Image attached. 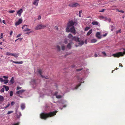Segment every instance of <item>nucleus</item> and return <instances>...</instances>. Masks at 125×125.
Returning <instances> with one entry per match:
<instances>
[{"label":"nucleus","instance_id":"f257e3e1","mask_svg":"<svg viewBox=\"0 0 125 125\" xmlns=\"http://www.w3.org/2000/svg\"><path fill=\"white\" fill-rule=\"evenodd\" d=\"M57 112V111H55L48 113H42L40 114V118L42 119L46 120L48 118L54 116Z\"/></svg>","mask_w":125,"mask_h":125},{"label":"nucleus","instance_id":"f03ea898","mask_svg":"<svg viewBox=\"0 0 125 125\" xmlns=\"http://www.w3.org/2000/svg\"><path fill=\"white\" fill-rule=\"evenodd\" d=\"M123 50L124 51L123 52H119L115 54H113V55L114 57L119 58L120 56H123L124 54H125V49L124 48Z\"/></svg>","mask_w":125,"mask_h":125},{"label":"nucleus","instance_id":"7ed1b4c3","mask_svg":"<svg viewBox=\"0 0 125 125\" xmlns=\"http://www.w3.org/2000/svg\"><path fill=\"white\" fill-rule=\"evenodd\" d=\"M75 23L76 22H73L72 21H70L68 24L67 27L66 28V31L67 32H70V27L71 26H73Z\"/></svg>","mask_w":125,"mask_h":125},{"label":"nucleus","instance_id":"20e7f679","mask_svg":"<svg viewBox=\"0 0 125 125\" xmlns=\"http://www.w3.org/2000/svg\"><path fill=\"white\" fill-rule=\"evenodd\" d=\"M46 26L45 25H43L42 24H40L37 25L35 27V29L36 30H38L41 29H43L46 27Z\"/></svg>","mask_w":125,"mask_h":125},{"label":"nucleus","instance_id":"39448f33","mask_svg":"<svg viewBox=\"0 0 125 125\" xmlns=\"http://www.w3.org/2000/svg\"><path fill=\"white\" fill-rule=\"evenodd\" d=\"M69 6L71 7H75L77 6H79L80 5L78 3H73L69 4Z\"/></svg>","mask_w":125,"mask_h":125},{"label":"nucleus","instance_id":"423d86ee","mask_svg":"<svg viewBox=\"0 0 125 125\" xmlns=\"http://www.w3.org/2000/svg\"><path fill=\"white\" fill-rule=\"evenodd\" d=\"M38 73L40 74L41 75V76L42 78H45L46 79H47L48 78V77L47 76L46 77H45V76L42 75V71L41 69L38 70Z\"/></svg>","mask_w":125,"mask_h":125},{"label":"nucleus","instance_id":"0eeeda50","mask_svg":"<svg viewBox=\"0 0 125 125\" xmlns=\"http://www.w3.org/2000/svg\"><path fill=\"white\" fill-rule=\"evenodd\" d=\"M22 21V19L20 18L19 19L18 21L15 23V25L17 26L18 25H19L21 23Z\"/></svg>","mask_w":125,"mask_h":125},{"label":"nucleus","instance_id":"6e6552de","mask_svg":"<svg viewBox=\"0 0 125 125\" xmlns=\"http://www.w3.org/2000/svg\"><path fill=\"white\" fill-rule=\"evenodd\" d=\"M70 31L71 32L73 33L74 34L76 33L75 29L74 27L72 26V27L70 28Z\"/></svg>","mask_w":125,"mask_h":125},{"label":"nucleus","instance_id":"1a4fd4ad","mask_svg":"<svg viewBox=\"0 0 125 125\" xmlns=\"http://www.w3.org/2000/svg\"><path fill=\"white\" fill-rule=\"evenodd\" d=\"M95 35L96 37L98 39H100L101 38V36L100 35V33L99 32H97Z\"/></svg>","mask_w":125,"mask_h":125},{"label":"nucleus","instance_id":"9d476101","mask_svg":"<svg viewBox=\"0 0 125 125\" xmlns=\"http://www.w3.org/2000/svg\"><path fill=\"white\" fill-rule=\"evenodd\" d=\"M74 40L76 42H80L79 39L77 36H74L73 39V41Z\"/></svg>","mask_w":125,"mask_h":125},{"label":"nucleus","instance_id":"9b49d317","mask_svg":"<svg viewBox=\"0 0 125 125\" xmlns=\"http://www.w3.org/2000/svg\"><path fill=\"white\" fill-rule=\"evenodd\" d=\"M39 0H34L33 4L35 5L36 6H38V1Z\"/></svg>","mask_w":125,"mask_h":125},{"label":"nucleus","instance_id":"f8f14e48","mask_svg":"<svg viewBox=\"0 0 125 125\" xmlns=\"http://www.w3.org/2000/svg\"><path fill=\"white\" fill-rule=\"evenodd\" d=\"M68 37L69 39H70L71 41H73V37L71 34L70 33L69 34L68 36Z\"/></svg>","mask_w":125,"mask_h":125},{"label":"nucleus","instance_id":"ddd939ff","mask_svg":"<svg viewBox=\"0 0 125 125\" xmlns=\"http://www.w3.org/2000/svg\"><path fill=\"white\" fill-rule=\"evenodd\" d=\"M25 90H21L18 91H17L16 92V93L17 94H21L22 93H23Z\"/></svg>","mask_w":125,"mask_h":125},{"label":"nucleus","instance_id":"4468645a","mask_svg":"<svg viewBox=\"0 0 125 125\" xmlns=\"http://www.w3.org/2000/svg\"><path fill=\"white\" fill-rule=\"evenodd\" d=\"M92 24L94 25H97L98 24V23L97 21H93Z\"/></svg>","mask_w":125,"mask_h":125},{"label":"nucleus","instance_id":"2eb2a0df","mask_svg":"<svg viewBox=\"0 0 125 125\" xmlns=\"http://www.w3.org/2000/svg\"><path fill=\"white\" fill-rule=\"evenodd\" d=\"M67 48L69 49H70L71 48V43H69L67 45Z\"/></svg>","mask_w":125,"mask_h":125},{"label":"nucleus","instance_id":"dca6fc26","mask_svg":"<svg viewBox=\"0 0 125 125\" xmlns=\"http://www.w3.org/2000/svg\"><path fill=\"white\" fill-rule=\"evenodd\" d=\"M3 87H4V88H5V90L6 91H8L9 89V87L6 86L5 85H4L3 86Z\"/></svg>","mask_w":125,"mask_h":125},{"label":"nucleus","instance_id":"f3484780","mask_svg":"<svg viewBox=\"0 0 125 125\" xmlns=\"http://www.w3.org/2000/svg\"><path fill=\"white\" fill-rule=\"evenodd\" d=\"M10 82L12 84H13L14 83V79L13 77H12L11 80L10 81Z\"/></svg>","mask_w":125,"mask_h":125},{"label":"nucleus","instance_id":"a211bd4d","mask_svg":"<svg viewBox=\"0 0 125 125\" xmlns=\"http://www.w3.org/2000/svg\"><path fill=\"white\" fill-rule=\"evenodd\" d=\"M13 55L12 56H14L16 58H17L19 55V53H13Z\"/></svg>","mask_w":125,"mask_h":125},{"label":"nucleus","instance_id":"6ab92c4d","mask_svg":"<svg viewBox=\"0 0 125 125\" xmlns=\"http://www.w3.org/2000/svg\"><path fill=\"white\" fill-rule=\"evenodd\" d=\"M21 109L23 110L24 109L25 107V104H22L21 105Z\"/></svg>","mask_w":125,"mask_h":125},{"label":"nucleus","instance_id":"aec40b11","mask_svg":"<svg viewBox=\"0 0 125 125\" xmlns=\"http://www.w3.org/2000/svg\"><path fill=\"white\" fill-rule=\"evenodd\" d=\"M13 63H16V64H22L23 62L22 61H21V62H13Z\"/></svg>","mask_w":125,"mask_h":125},{"label":"nucleus","instance_id":"412c9836","mask_svg":"<svg viewBox=\"0 0 125 125\" xmlns=\"http://www.w3.org/2000/svg\"><path fill=\"white\" fill-rule=\"evenodd\" d=\"M79 42V44L81 46L83 45L84 43V42L83 41H80V42Z\"/></svg>","mask_w":125,"mask_h":125},{"label":"nucleus","instance_id":"4be33fe9","mask_svg":"<svg viewBox=\"0 0 125 125\" xmlns=\"http://www.w3.org/2000/svg\"><path fill=\"white\" fill-rule=\"evenodd\" d=\"M4 99V98L2 96L0 95V101H3Z\"/></svg>","mask_w":125,"mask_h":125},{"label":"nucleus","instance_id":"5701e85b","mask_svg":"<svg viewBox=\"0 0 125 125\" xmlns=\"http://www.w3.org/2000/svg\"><path fill=\"white\" fill-rule=\"evenodd\" d=\"M22 9H21L20 10H19L17 12V14H21L22 13Z\"/></svg>","mask_w":125,"mask_h":125},{"label":"nucleus","instance_id":"b1692460","mask_svg":"<svg viewBox=\"0 0 125 125\" xmlns=\"http://www.w3.org/2000/svg\"><path fill=\"white\" fill-rule=\"evenodd\" d=\"M97 41V40L95 39H93L91 40V42L92 43H95Z\"/></svg>","mask_w":125,"mask_h":125},{"label":"nucleus","instance_id":"393cba45","mask_svg":"<svg viewBox=\"0 0 125 125\" xmlns=\"http://www.w3.org/2000/svg\"><path fill=\"white\" fill-rule=\"evenodd\" d=\"M92 29L90 30L87 33V35H89L92 33Z\"/></svg>","mask_w":125,"mask_h":125},{"label":"nucleus","instance_id":"a878e982","mask_svg":"<svg viewBox=\"0 0 125 125\" xmlns=\"http://www.w3.org/2000/svg\"><path fill=\"white\" fill-rule=\"evenodd\" d=\"M6 55H13V53H11L10 52H7L6 53Z\"/></svg>","mask_w":125,"mask_h":125},{"label":"nucleus","instance_id":"bb28decb","mask_svg":"<svg viewBox=\"0 0 125 125\" xmlns=\"http://www.w3.org/2000/svg\"><path fill=\"white\" fill-rule=\"evenodd\" d=\"M81 85V83H79V84H78L77 85L75 88V89H77Z\"/></svg>","mask_w":125,"mask_h":125},{"label":"nucleus","instance_id":"cd10ccee","mask_svg":"<svg viewBox=\"0 0 125 125\" xmlns=\"http://www.w3.org/2000/svg\"><path fill=\"white\" fill-rule=\"evenodd\" d=\"M57 48L58 51H60V47L59 46L57 45Z\"/></svg>","mask_w":125,"mask_h":125},{"label":"nucleus","instance_id":"c85d7f7f","mask_svg":"<svg viewBox=\"0 0 125 125\" xmlns=\"http://www.w3.org/2000/svg\"><path fill=\"white\" fill-rule=\"evenodd\" d=\"M62 96L61 95H59L56 96V97L57 98H62Z\"/></svg>","mask_w":125,"mask_h":125},{"label":"nucleus","instance_id":"c756f323","mask_svg":"<svg viewBox=\"0 0 125 125\" xmlns=\"http://www.w3.org/2000/svg\"><path fill=\"white\" fill-rule=\"evenodd\" d=\"M30 29H29L27 28H25L23 30V31H30Z\"/></svg>","mask_w":125,"mask_h":125},{"label":"nucleus","instance_id":"7c9ffc66","mask_svg":"<svg viewBox=\"0 0 125 125\" xmlns=\"http://www.w3.org/2000/svg\"><path fill=\"white\" fill-rule=\"evenodd\" d=\"M65 49V46L64 45H62V50L64 51Z\"/></svg>","mask_w":125,"mask_h":125},{"label":"nucleus","instance_id":"2f4dec72","mask_svg":"<svg viewBox=\"0 0 125 125\" xmlns=\"http://www.w3.org/2000/svg\"><path fill=\"white\" fill-rule=\"evenodd\" d=\"M4 91V88H3L1 89L0 90V92L1 93L3 92Z\"/></svg>","mask_w":125,"mask_h":125},{"label":"nucleus","instance_id":"473e14b6","mask_svg":"<svg viewBox=\"0 0 125 125\" xmlns=\"http://www.w3.org/2000/svg\"><path fill=\"white\" fill-rule=\"evenodd\" d=\"M116 11L123 13H124V11L122 10H117Z\"/></svg>","mask_w":125,"mask_h":125},{"label":"nucleus","instance_id":"72a5a7b5","mask_svg":"<svg viewBox=\"0 0 125 125\" xmlns=\"http://www.w3.org/2000/svg\"><path fill=\"white\" fill-rule=\"evenodd\" d=\"M5 84H6L8 83L9 82V80H4Z\"/></svg>","mask_w":125,"mask_h":125},{"label":"nucleus","instance_id":"f704fd0d","mask_svg":"<svg viewBox=\"0 0 125 125\" xmlns=\"http://www.w3.org/2000/svg\"><path fill=\"white\" fill-rule=\"evenodd\" d=\"M90 28L89 27H86L85 29L84 30L85 31H87L89 30Z\"/></svg>","mask_w":125,"mask_h":125},{"label":"nucleus","instance_id":"c9c22d12","mask_svg":"<svg viewBox=\"0 0 125 125\" xmlns=\"http://www.w3.org/2000/svg\"><path fill=\"white\" fill-rule=\"evenodd\" d=\"M13 95V93L12 91H11L10 92V96H11Z\"/></svg>","mask_w":125,"mask_h":125},{"label":"nucleus","instance_id":"e433bc0d","mask_svg":"<svg viewBox=\"0 0 125 125\" xmlns=\"http://www.w3.org/2000/svg\"><path fill=\"white\" fill-rule=\"evenodd\" d=\"M102 53L104 54V56H106V53L105 52H102Z\"/></svg>","mask_w":125,"mask_h":125},{"label":"nucleus","instance_id":"4c0bfd02","mask_svg":"<svg viewBox=\"0 0 125 125\" xmlns=\"http://www.w3.org/2000/svg\"><path fill=\"white\" fill-rule=\"evenodd\" d=\"M82 69H82V68L79 69H76V71H79L82 70Z\"/></svg>","mask_w":125,"mask_h":125},{"label":"nucleus","instance_id":"58836bf2","mask_svg":"<svg viewBox=\"0 0 125 125\" xmlns=\"http://www.w3.org/2000/svg\"><path fill=\"white\" fill-rule=\"evenodd\" d=\"M15 11L14 10H11L9 11V12L10 13H13Z\"/></svg>","mask_w":125,"mask_h":125},{"label":"nucleus","instance_id":"ea45409f","mask_svg":"<svg viewBox=\"0 0 125 125\" xmlns=\"http://www.w3.org/2000/svg\"><path fill=\"white\" fill-rule=\"evenodd\" d=\"M82 13V11L80 10L79 11V17H81V13Z\"/></svg>","mask_w":125,"mask_h":125},{"label":"nucleus","instance_id":"a19ab883","mask_svg":"<svg viewBox=\"0 0 125 125\" xmlns=\"http://www.w3.org/2000/svg\"><path fill=\"white\" fill-rule=\"evenodd\" d=\"M19 123L18 122L16 123L13 124L12 125H19Z\"/></svg>","mask_w":125,"mask_h":125},{"label":"nucleus","instance_id":"79ce46f5","mask_svg":"<svg viewBox=\"0 0 125 125\" xmlns=\"http://www.w3.org/2000/svg\"><path fill=\"white\" fill-rule=\"evenodd\" d=\"M13 112V111H9L7 113V114L9 115L11 113H12Z\"/></svg>","mask_w":125,"mask_h":125},{"label":"nucleus","instance_id":"37998d69","mask_svg":"<svg viewBox=\"0 0 125 125\" xmlns=\"http://www.w3.org/2000/svg\"><path fill=\"white\" fill-rule=\"evenodd\" d=\"M64 42L65 44H67V39H65Z\"/></svg>","mask_w":125,"mask_h":125},{"label":"nucleus","instance_id":"c03bdc74","mask_svg":"<svg viewBox=\"0 0 125 125\" xmlns=\"http://www.w3.org/2000/svg\"><path fill=\"white\" fill-rule=\"evenodd\" d=\"M4 81L3 79L2 78H0V82H2Z\"/></svg>","mask_w":125,"mask_h":125},{"label":"nucleus","instance_id":"a18cd8bd","mask_svg":"<svg viewBox=\"0 0 125 125\" xmlns=\"http://www.w3.org/2000/svg\"><path fill=\"white\" fill-rule=\"evenodd\" d=\"M58 92H56L54 94V95L56 96H57V95L58 94Z\"/></svg>","mask_w":125,"mask_h":125},{"label":"nucleus","instance_id":"49530a36","mask_svg":"<svg viewBox=\"0 0 125 125\" xmlns=\"http://www.w3.org/2000/svg\"><path fill=\"white\" fill-rule=\"evenodd\" d=\"M111 27L112 28V29H111V31H113V29H114V28H115L113 26H112V25L111 26Z\"/></svg>","mask_w":125,"mask_h":125},{"label":"nucleus","instance_id":"de8ad7c7","mask_svg":"<svg viewBox=\"0 0 125 125\" xmlns=\"http://www.w3.org/2000/svg\"><path fill=\"white\" fill-rule=\"evenodd\" d=\"M3 38V33H1V34L0 36V39H1Z\"/></svg>","mask_w":125,"mask_h":125},{"label":"nucleus","instance_id":"09e8293b","mask_svg":"<svg viewBox=\"0 0 125 125\" xmlns=\"http://www.w3.org/2000/svg\"><path fill=\"white\" fill-rule=\"evenodd\" d=\"M100 17L101 18H102V19H104L105 18V17L104 16H100Z\"/></svg>","mask_w":125,"mask_h":125},{"label":"nucleus","instance_id":"8fccbe9b","mask_svg":"<svg viewBox=\"0 0 125 125\" xmlns=\"http://www.w3.org/2000/svg\"><path fill=\"white\" fill-rule=\"evenodd\" d=\"M22 88L21 87H20L19 86H18L17 88V90H18Z\"/></svg>","mask_w":125,"mask_h":125},{"label":"nucleus","instance_id":"3c124183","mask_svg":"<svg viewBox=\"0 0 125 125\" xmlns=\"http://www.w3.org/2000/svg\"><path fill=\"white\" fill-rule=\"evenodd\" d=\"M27 26H27V25H23V27H22V29H24V27H25V26L27 27Z\"/></svg>","mask_w":125,"mask_h":125},{"label":"nucleus","instance_id":"603ef678","mask_svg":"<svg viewBox=\"0 0 125 125\" xmlns=\"http://www.w3.org/2000/svg\"><path fill=\"white\" fill-rule=\"evenodd\" d=\"M15 104V102H11V105H13Z\"/></svg>","mask_w":125,"mask_h":125},{"label":"nucleus","instance_id":"864d4df0","mask_svg":"<svg viewBox=\"0 0 125 125\" xmlns=\"http://www.w3.org/2000/svg\"><path fill=\"white\" fill-rule=\"evenodd\" d=\"M120 31H121V29L117 31H116L117 33H118L119 32L121 33Z\"/></svg>","mask_w":125,"mask_h":125},{"label":"nucleus","instance_id":"5fc2aeb1","mask_svg":"<svg viewBox=\"0 0 125 125\" xmlns=\"http://www.w3.org/2000/svg\"><path fill=\"white\" fill-rule=\"evenodd\" d=\"M3 77L5 79H7L8 78V77L6 76H3Z\"/></svg>","mask_w":125,"mask_h":125},{"label":"nucleus","instance_id":"6e6d98bb","mask_svg":"<svg viewBox=\"0 0 125 125\" xmlns=\"http://www.w3.org/2000/svg\"><path fill=\"white\" fill-rule=\"evenodd\" d=\"M41 18V16L40 15L38 17V19L39 20H40Z\"/></svg>","mask_w":125,"mask_h":125},{"label":"nucleus","instance_id":"4d7b16f0","mask_svg":"<svg viewBox=\"0 0 125 125\" xmlns=\"http://www.w3.org/2000/svg\"><path fill=\"white\" fill-rule=\"evenodd\" d=\"M119 66H121V67H123V66L122 65V64L121 63H120L119 64Z\"/></svg>","mask_w":125,"mask_h":125},{"label":"nucleus","instance_id":"13d9d810","mask_svg":"<svg viewBox=\"0 0 125 125\" xmlns=\"http://www.w3.org/2000/svg\"><path fill=\"white\" fill-rule=\"evenodd\" d=\"M107 33H105V34H104L103 36L104 37H105L107 35Z\"/></svg>","mask_w":125,"mask_h":125},{"label":"nucleus","instance_id":"bf43d9fd","mask_svg":"<svg viewBox=\"0 0 125 125\" xmlns=\"http://www.w3.org/2000/svg\"><path fill=\"white\" fill-rule=\"evenodd\" d=\"M13 33V31H11L10 33V36H11Z\"/></svg>","mask_w":125,"mask_h":125},{"label":"nucleus","instance_id":"052dcab7","mask_svg":"<svg viewBox=\"0 0 125 125\" xmlns=\"http://www.w3.org/2000/svg\"><path fill=\"white\" fill-rule=\"evenodd\" d=\"M10 105V104H8L5 107V108H7Z\"/></svg>","mask_w":125,"mask_h":125},{"label":"nucleus","instance_id":"680f3d73","mask_svg":"<svg viewBox=\"0 0 125 125\" xmlns=\"http://www.w3.org/2000/svg\"><path fill=\"white\" fill-rule=\"evenodd\" d=\"M22 39V38H18V39H17L15 40V41H16L18 40H19L20 41H21V40Z\"/></svg>","mask_w":125,"mask_h":125},{"label":"nucleus","instance_id":"e2e57ef3","mask_svg":"<svg viewBox=\"0 0 125 125\" xmlns=\"http://www.w3.org/2000/svg\"><path fill=\"white\" fill-rule=\"evenodd\" d=\"M94 56L95 57H97V56H98V55L96 54H94Z\"/></svg>","mask_w":125,"mask_h":125},{"label":"nucleus","instance_id":"0e129e2a","mask_svg":"<svg viewBox=\"0 0 125 125\" xmlns=\"http://www.w3.org/2000/svg\"><path fill=\"white\" fill-rule=\"evenodd\" d=\"M105 10L104 9H103L102 10L100 11V12H103L104 11V10Z\"/></svg>","mask_w":125,"mask_h":125},{"label":"nucleus","instance_id":"69168bd1","mask_svg":"<svg viewBox=\"0 0 125 125\" xmlns=\"http://www.w3.org/2000/svg\"><path fill=\"white\" fill-rule=\"evenodd\" d=\"M21 34H19L17 36V38H18L21 35Z\"/></svg>","mask_w":125,"mask_h":125},{"label":"nucleus","instance_id":"338daca9","mask_svg":"<svg viewBox=\"0 0 125 125\" xmlns=\"http://www.w3.org/2000/svg\"><path fill=\"white\" fill-rule=\"evenodd\" d=\"M2 22L3 23H4L5 24V21L4 20H3L2 21Z\"/></svg>","mask_w":125,"mask_h":125},{"label":"nucleus","instance_id":"774afa93","mask_svg":"<svg viewBox=\"0 0 125 125\" xmlns=\"http://www.w3.org/2000/svg\"><path fill=\"white\" fill-rule=\"evenodd\" d=\"M31 31H30L29 32H27V33H26V34H29L30 33H31Z\"/></svg>","mask_w":125,"mask_h":125}]
</instances>
